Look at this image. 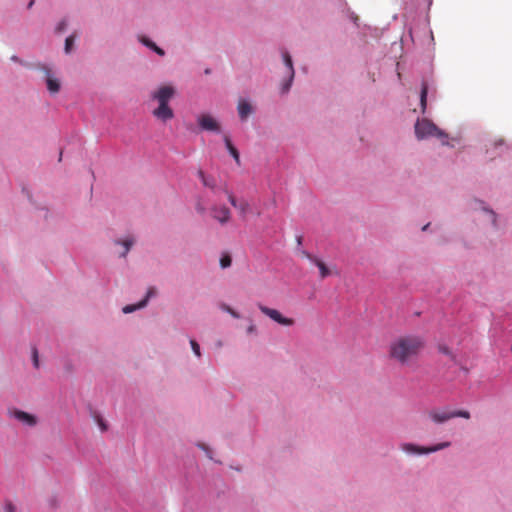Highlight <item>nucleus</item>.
<instances>
[{"label": "nucleus", "instance_id": "nucleus-1", "mask_svg": "<svg viewBox=\"0 0 512 512\" xmlns=\"http://www.w3.org/2000/svg\"><path fill=\"white\" fill-rule=\"evenodd\" d=\"M425 341L418 335H403L389 345V357L402 366L411 365L424 349Z\"/></svg>", "mask_w": 512, "mask_h": 512}, {"label": "nucleus", "instance_id": "nucleus-2", "mask_svg": "<svg viewBox=\"0 0 512 512\" xmlns=\"http://www.w3.org/2000/svg\"><path fill=\"white\" fill-rule=\"evenodd\" d=\"M175 90L172 86H161L152 97L158 102V107L153 110V116L161 121H167L174 117V112L169 106L170 99L174 96Z\"/></svg>", "mask_w": 512, "mask_h": 512}, {"label": "nucleus", "instance_id": "nucleus-3", "mask_svg": "<svg viewBox=\"0 0 512 512\" xmlns=\"http://www.w3.org/2000/svg\"><path fill=\"white\" fill-rule=\"evenodd\" d=\"M415 135L419 140L436 137L443 145H448V135L428 119H422L416 122Z\"/></svg>", "mask_w": 512, "mask_h": 512}, {"label": "nucleus", "instance_id": "nucleus-4", "mask_svg": "<svg viewBox=\"0 0 512 512\" xmlns=\"http://www.w3.org/2000/svg\"><path fill=\"white\" fill-rule=\"evenodd\" d=\"M428 416L432 422L435 424H442L456 417H462L465 419L470 418V413L466 410H450L447 408L444 409H431L428 412Z\"/></svg>", "mask_w": 512, "mask_h": 512}, {"label": "nucleus", "instance_id": "nucleus-5", "mask_svg": "<svg viewBox=\"0 0 512 512\" xmlns=\"http://www.w3.org/2000/svg\"><path fill=\"white\" fill-rule=\"evenodd\" d=\"M449 446H450V442H442V443H439L437 445L430 446V447L417 446L414 444L407 443L402 446V450L407 453L428 454V453H433V452L442 450Z\"/></svg>", "mask_w": 512, "mask_h": 512}, {"label": "nucleus", "instance_id": "nucleus-6", "mask_svg": "<svg viewBox=\"0 0 512 512\" xmlns=\"http://www.w3.org/2000/svg\"><path fill=\"white\" fill-rule=\"evenodd\" d=\"M259 310L271 318L273 321L277 322L280 325L283 326H292L294 324V320L292 318H288L283 316L278 310L269 308L267 306H264L262 304H258Z\"/></svg>", "mask_w": 512, "mask_h": 512}, {"label": "nucleus", "instance_id": "nucleus-7", "mask_svg": "<svg viewBox=\"0 0 512 512\" xmlns=\"http://www.w3.org/2000/svg\"><path fill=\"white\" fill-rule=\"evenodd\" d=\"M8 415L29 427H33L37 424V418L35 415L19 410L17 408L9 409Z\"/></svg>", "mask_w": 512, "mask_h": 512}, {"label": "nucleus", "instance_id": "nucleus-8", "mask_svg": "<svg viewBox=\"0 0 512 512\" xmlns=\"http://www.w3.org/2000/svg\"><path fill=\"white\" fill-rule=\"evenodd\" d=\"M202 130L220 132V124L209 114H202L197 119Z\"/></svg>", "mask_w": 512, "mask_h": 512}, {"label": "nucleus", "instance_id": "nucleus-9", "mask_svg": "<svg viewBox=\"0 0 512 512\" xmlns=\"http://www.w3.org/2000/svg\"><path fill=\"white\" fill-rule=\"evenodd\" d=\"M212 217L221 224H226L230 220V210L225 206H214L211 209Z\"/></svg>", "mask_w": 512, "mask_h": 512}, {"label": "nucleus", "instance_id": "nucleus-10", "mask_svg": "<svg viewBox=\"0 0 512 512\" xmlns=\"http://www.w3.org/2000/svg\"><path fill=\"white\" fill-rule=\"evenodd\" d=\"M156 294V289L154 287H151L148 289L147 291V294H146V297L140 301L138 304L136 305H126L125 307H123V313L125 314H128V313H131L137 309H140V308H143L146 306L147 302H148V299L155 295Z\"/></svg>", "mask_w": 512, "mask_h": 512}, {"label": "nucleus", "instance_id": "nucleus-11", "mask_svg": "<svg viewBox=\"0 0 512 512\" xmlns=\"http://www.w3.org/2000/svg\"><path fill=\"white\" fill-rule=\"evenodd\" d=\"M303 255L319 268L320 277L322 279H324L330 275V270L327 268V266L325 265V263L322 260L318 259L317 257L312 256L311 254H309L307 252H303Z\"/></svg>", "mask_w": 512, "mask_h": 512}, {"label": "nucleus", "instance_id": "nucleus-12", "mask_svg": "<svg viewBox=\"0 0 512 512\" xmlns=\"http://www.w3.org/2000/svg\"><path fill=\"white\" fill-rule=\"evenodd\" d=\"M283 60H284L286 67L288 68V72H289V76H290L289 81L283 86V92H287L290 88L292 79L294 77V69H293L292 59H291L290 54L287 51L283 52Z\"/></svg>", "mask_w": 512, "mask_h": 512}, {"label": "nucleus", "instance_id": "nucleus-13", "mask_svg": "<svg viewBox=\"0 0 512 512\" xmlns=\"http://www.w3.org/2000/svg\"><path fill=\"white\" fill-rule=\"evenodd\" d=\"M238 114L241 120H246V118L252 113L253 108L250 103L245 100H240L238 103Z\"/></svg>", "mask_w": 512, "mask_h": 512}, {"label": "nucleus", "instance_id": "nucleus-14", "mask_svg": "<svg viewBox=\"0 0 512 512\" xmlns=\"http://www.w3.org/2000/svg\"><path fill=\"white\" fill-rule=\"evenodd\" d=\"M46 75H47V78H46V83H47V88L49 90L50 93H57L59 90H60V82L58 79L56 78H53L51 75H50V71L49 70H46Z\"/></svg>", "mask_w": 512, "mask_h": 512}, {"label": "nucleus", "instance_id": "nucleus-15", "mask_svg": "<svg viewBox=\"0 0 512 512\" xmlns=\"http://www.w3.org/2000/svg\"><path fill=\"white\" fill-rule=\"evenodd\" d=\"M224 142L227 150L231 154V156L235 159L237 164H240V156L238 150L235 148V146L232 144L230 137L228 135L224 136Z\"/></svg>", "mask_w": 512, "mask_h": 512}, {"label": "nucleus", "instance_id": "nucleus-16", "mask_svg": "<svg viewBox=\"0 0 512 512\" xmlns=\"http://www.w3.org/2000/svg\"><path fill=\"white\" fill-rule=\"evenodd\" d=\"M427 93H428V87L426 83L422 84L421 93H420V104L422 108V112H425L426 109V103H427Z\"/></svg>", "mask_w": 512, "mask_h": 512}, {"label": "nucleus", "instance_id": "nucleus-17", "mask_svg": "<svg viewBox=\"0 0 512 512\" xmlns=\"http://www.w3.org/2000/svg\"><path fill=\"white\" fill-rule=\"evenodd\" d=\"M116 244H121L124 246V252L121 254V256L125 257L128 253V251L130 250L131 246L134 244V239L132 237H127L125 238L124 240L120 241H116Z\"/></svg>", "mask_w": 512, "mask_h": 512}, {"label": "nucleus", "instance_id": "nucleus-18", "mask_svg": "<svg viewBox=\"0 0 512 512\" xmlns=\"http://www.w3.org/2000/svg\"><path fill=\"white\" fill-rule=\"evenodd\" d=\"M198 175L203 183L204 186L206 187H209V188H214L216 183H215V180L213 178H210V177H206L204 172L203 171H199L198 172Z\"/></svg>", "mask_w": 512, "mask_h": 512}, {"label": "nucleus", "instance_id": "nucleus-19", "mask_svg": "<svg viewBox=\"0 0 512 512\" xmlns=\"http://www.w3.org/2000/svg\"><path fill=\"white\" fill-rule=\"evenodd\" d=\"M242 216H245V214L249 211L250 205L247 201L241 200L239 201L238 206L236 207Z\"/></svg>", "mask_w": 512, "mask_h": 512}, {"label": "nucleus", "instance_id": "nucleus-20", "mask_svg": "<svg viewBox=\"0 0 512 512\" xmlns=\"http://www.w3.org/2000/svg\"><path fill=\"white\" fill-rule=\"evenodd\" d=\"M231 262H232V260H231V257H230V255H229V254H224V255H222V257L220 258V266H221L222 268H227V267H229V266L231 265Z\"/></svg>", "mask_w": 512, "mask_h": 512}, {"label": "nucleus", "instance_id": "nucleus-21", "mask_svg": "<svg viewBox=\"0 0 512 512\" xmlns=\"http://www.w3.org/2000/svg\"><path fill=\"white\" fill-rule=\"evenodd\" d=\"M74 44V36H69L65 40V52L69 53L72 50Z\"/></svg>", "mask_w": 512, "mask_h": 512}, {"label": "nucleus", "instance_id": "nucleus-22", "mask_svg": "<svg viewBox=\"0 0 512 512\" xmlns=\"http://www.w3.org/2000/svg\"><path fill=\"white\" fill-rule=\"evenodd\" d=\"M190 345H191V348H192L193 352L195 353V355L197 357H200L201 352H200L199 344L195 340H190Z\"/></svg>", "mask_w": 512, "mask_h": 512}, {"label": "nucleus", "instance_id": "nucleus-23", "mask_svg": "<svg viewBox=\"0 0 512 512\" xmlns=\"http://www.w3.org/2000/svg\"><path fill=\"white\" fill-rule=\"evenodd\" d=\"M224 310L231 314L234 318H239V314L229 306H224Z\"/></svg>", "mask_w": 512, "mask_h": 512}, {"label": "nucleus", "instance_id": "nucleus-24", "mask_svg": "<svg viewBox=\"0 0 512 512\" xmlns=\"http://www.w3.org/2000/svg\"><path fill=\"white\" fill-rule=\"evenodd\" d=\"M228 199L233 207L236 208L238 206L239 201H237V199L232 194L229 195Z\"/></svg>", "mask_w": 512, "mask_h": 512}, {"label": "nucleus", "instance_id": "nucleus-25", "mask_svg": "<svg viewBox=\"0 0 512 512\" xmlns=\"http://www.w3.org/2000/svg\"><path fill=\"white\" fill-rule=\"evenodd\" d=\"M5 512H15V506L12 503L5 505Z\"/></svg>", "mask_w": 512, "mask_h": 512}, {"label": "nucleus", "instance_id": "nucleus-26", "mask_svg": "<svg viewBox=\"0 0 512 512\" xmlns=\"http://www.w3.org/2000/svg\"><path fill=\"white\" fill-rule=\"evenodd\" d=\"M142 42L149 48L153 49L156 44L153 43L152 41L148 40V39H143Z\"/></svg>", "mask_w": 512, "mask_h": 512}, {"label": "nucleus", "instance_id": "nucleus-27", "mask_svg": "<svg viewBox=\"0 0 512 512\" xmlns=\"http://www.w3.org/2000/svg\"><path fill=\"white\" fill-rule=\"evenodd\" d=\"M439 350H440V352H441V353H443V354L451 355V351H450V349H449L448 347H446V346H440V347H439Z\"/></svg>", "mask_w": 512, "mask_h": 512}, {"label": "nucleus", "instance_id": "nucleus-28", "mask_svg": "<svg viewBox=\"0 0 512 512\" xmlns=\"http://www.w3.org/2000/svg\"><path fill=\"white\" fill-rule=\"evenodd\" d=\"M98 424L102 431H105L107 429L106 424L104 423V421L101 418L98 419Z\"/></svg>", "mask_w": 512, "mask_h": 512}, {"label": "nucleus", "instance_id": "nucleus-29", "mask_svg": "<svg viewBox=\"0 0 512 512\" xmlns=\"http://www.w3.org/2000/svg\"><path fill=\"white\" fill-rule=\"evenodd\" d=\"M153 50L160 56L164 55V50L158 47L157 45L153 48Z\"/></svg>", "mask_w": 512, "mask_h": 512}, {"label": "nucleus", "instance_id": "nucleus-30", "mask_svg": "<svg viewBox=\"0 0 512 512\" xmlns=\"http://www.w3.org/2000/svg\"><path fill=\"white\" fill-rule=\"evenodd\" d=\"M33 360H34L35 367H38V356H37L36 350L34 351Z\"/></svg>", "mask_w": 512, "mask_h": 512}, {"label": "nucleus", "instance_id": "nucleus-31", "mask_svg": "<svg viewBox=\"0 0 512 512\" xmlns=\"http://www.w3.org/2000/svg\"><path fill=\"white\" fill-rule=\"evenodd\" d=\"M65 25H66V23L64 21L60 22L57 27V30L62 31L65 28Z\"/></svg>", "mask_w": 512, "mask_h": 512}, {"label": "nucleus", "instance_id": "nucleus-32", "mask_svg": "<svg viewBox=\"0 0 512 512\" xmlns=\"http://www.w3.org/2000/svg\"><path fill=\"white\" fill-rule=\"evenodd\" d=\"M255 330H256V327H255V325L252 324V325H250L248 327L247 332L248 333H253V332H255Z\"/></svg>", "mask_w": 512, "mask_h": 512}, {"label": "nucleus", "instance_id": "nucleus-33", "mask_svg": "<svg viewBox=\"0 0 512 512\" xmlns=\"http://www.w3.org/2000/svg\"><path fill=\"white\" fill-rule=\"evenodd\" d=\"M429 225H430V224L428 223V224H426L425 226H423L422 230H423V231H426V230L428 229Z\"/></svg>", "mask_w": 512, "mask_h": 512}, {"label": "nucleus", "instance_id": "nucleus-34", "mask_svg": "<svg viewBox=\"0 0 512 512\" xmlns=\"http://www.w3.org/2000/svg\"><path fill=\"white\" fill-rule=\"evenodd\" d=\"M197 209H198V211H199L200 213H203V212H204V208H203V207H200V206H199Z\"/></svg>", "mask_w": 512, "mask_h": 512}, {"label": "nucleus", "instance_id": "nucleus-35", "mask_svg": "<svg viewBox=\"0 0 512 512\" xmlns=\"http://www.w3.org/2000/svg\"><path fill=\"white\" fill-rule=\"evenodd\" d=\"M34 1L32 0L30 3H29V7H31L33 5Z\"/></svg>", "mask_w": 512, "mask_h": 512}]
</instances>
